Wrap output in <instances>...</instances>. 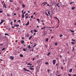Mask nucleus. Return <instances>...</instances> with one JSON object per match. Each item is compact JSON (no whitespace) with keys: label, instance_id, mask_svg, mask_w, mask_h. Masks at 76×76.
Returning <instances> with one entry per match:
<instances>
[{"label":"nucleus","instance_id":"nucleus-47","mask_svg":"<svg viewBox=\"0 0 76 76\" xmlns=\"http://www.w3.org/2000/svg\"><path fill=\"white\" fill-rule=\"evenodd\" d=\"M0 13H3V11L0 10Z\"/></svg>","mask_w":76,"mask_h":76},{"label":"nucleus","instance_id":"nucleus-5","mask_svg":"<svg viewBox=\"0 0 76 76\" xmlns=\"http://www.w3.org/2000/svg\"><path fill=\"white\" fill-rule=\"evenodd\" d=\"M56 60H54L53 61V64L54 65L56 64Z\"/></svg>","mask_w":76,"mask_h":76},{"label":"nucleus","instance_id":"nucleus-29","mask_svg":"<svg viewBox=\"0 0 76 76\" xmlns=\"http://www.w3.org/2000/svg\"><path fill=\"white\" fill-rule=\"evenodd\" d=\"M63 35L61 34L60 35H59V37H63Z\"/></svg>","mask_w":76,"mask_h":76},{"label":"nucleus","instance_id":"nucleus-40","mask_svg":"<svg viewBox=\"0 0 76 76\" xmlns=\"http://www.w3.org/2000/svg\"><path fill=\"white\" fill-rule=\"evenodd\" d=\"M73 49L72 50V51H74L75 50V49L73 47H72Z\"/></svg>","mask_w":76,"mask_h":76},{"label":"nucleus","instance_id":"nucleus-1","mask_svg":"<svg viewBox=\"0 0 76 76\" xmlns=\"http://www.w3.org/2000/svg\"><path fill=\"white\" fill-rule=\"evenodd\" d=\"M23 70H25V71H26L27 72H30L31 73H32V72L26 69V68H23Z\"/></svg>","mask_w":76,"mask_h":76},{"label":"nucleus","instance_id":"nucleus-49","mask_svg":"<svg viewBox=\"0 0 76 76\" xmlns=\"http://www.w3.org/2000/svg\"><path fill=\"white\" fill-rule=\"evenodd\" d=\"M72 76H76V74H74L72 75Z\"/></svg>","mask_w":76,"mask_h":76},{"label":"nucleus","instance_id":"nucleus-25","mask_svg":"<svg viewBox=\"0 0 76 76\" xmlns=\"http://www.w3.org/2000/svg\"><path fill=\"white\" fill-rule=\"evenodd\" d=\"M50 11H48V14H49V15H50Z\"/></svg>","mask_w":76,"mask_h":76},{"label":"nucleus","instance_id":"nucleus-28","mask_svg":"<svg viewBox=\"0 0 76 76\" xmlns=\"http://www.w3.org/2000/svg\"><path fill=\"white\" fill-rule=\"evenodd\" d=\"M32 37V36H30L29 38V39H31Z\"/></svg>","mask_w":76,"mask_h":76},{"label":"nucleus","instance_id":"nucleus-12","mask_svg":"<svg viewBox=\"0 0 76 76\" xmlns=\"http://www.w3.org/2000/svg\"><path fill=\"white\" fill-rule=\"evenodd\" d=\"M48 40H49V39H48V38H47L45 40L46 42H47L48 41Z\"/></svg>","mask_w":76,"mask_h":76},{"label":"nucleus","instance_id":"nucleus-34","mask_svg":"<svg viewBox=\"0 0 76 76\" xmlns=\"http://www.w3.org/2000/svg\"><path fill=\"white\" fill-rule=\"evenodd\" d=\"M5 50V48H4L2 49V51H3V50Z\"/></svg>","mask_w":76,"mask_h":76},{"label":"nucleus","instance_id":"nucleus-14","mask_svg":"<svg viewBox=\"0 0 76 76\" xmlns=\"http://www.w3.org/2000/svg\"><path fill=\"white\" fill-rule=\"evenodd\" d=\"M21 43H22V44H23L24 43H25V41H24L23 40H22L21 42Z\"/></svg>","mask_w":76,"mask_h":76},{"label":"nucleus","instance_id":"nucleus-50","mask_svg":"<svg viewBox=\"0 0 76 76\" xmlns=\"http://www.w3.org/2000/svg\"><path fill=\"white\" fill-rule=\"evenodd\" d=\"M16 20H14V22H15V23L16 22Z\"/></svg>","mask_w":76,"mask_h":76},{"label":"nucleus","instance_id":"nucleus-21","mask_svg":"<svg viewBox=\"0 0 76 76\" xmlns=\"http://www.w3.org/2000/svg\"><path fill=\"white\" fill-rule=\"evenodd\" d=\"M29 69H30V70H34V69L32 68H30Z\"/></svg>","mask_w":76,"mask_h":76},{"label":"nucleus","instance_id":"nucleus-36","mask_svg":"<svg viewBox=\"0 0 76 76\" xmlns=\"http://www.w3.org/2000/svg\"><path fill=\"white\" fill-rule=\"evenodd\" d=\"M50 53H51L50 52L49 53H48V54H47L48 56H49V55H50Z\"/></svg>","mask_w":76,"mask_h":76},{"label":"nucleus","instance_id":"nucleus-45","mask_svg":"<svg viewBox=\"0 0 76 76\" xmlns=\"http://www.w3.org/2000/svg\"><path fill=\"white\" fill-rule=\"evenodd\" d=\"M45 64H48V62H46V63H45Z\"/></svg>","mask_w":76,"mask_h":76},{"label":"nucleus","instance_id":"nucleus-61","mask_svg":"<svg viewBox=\"0 0 76 76\" xmlns=\"http://www.w3.org/2000/svg\"><path fill=\"white\" fill-rule=\"evenodd\" d=\"M24 39V37H22V39Z\"/></svg>","mask_w":76,"mask_h":76},{"label":"nucleus","instance_id":"nucleus-58","mask_svg":"<svg viewBox=\"0 0 76 76\" xmlns=\"http://www.w3.org/2000/svg\"><path fill=\"white\" fill-rule=\"evenodd\" d=\"M26 16L28 15V13H26Z\"/></svg>","mask_w":76,"mask_h":76},{"label":"nucleus","instance_id":"nucleus-3","mask_svg":"<svg viewBox=\"0 0 76 76\" xmlns=\"http://www.w3.org/2000/svg\"><path fill=\"white\" fill-rule=\"evenodd\" d=\"M14 58V57L13 56H10V59H12V60H13Z\"/></svg>","mask_w":76,"mask_h":76},{"label":"nucleus","instance_id":"nucleus-44","mask_svg":"<svg viewBox=\"0 0 76 76\" xmlns=\"http://www.w3.org/2000/svg\"><path fill=\"white\" fill-rule=\"evenodd\" d=\"M68 75L69 76H71L72 75H71V74H68Z\"/></svg>","mask_w":76,"mask_h":76},{"label":"nucleus","instance_id":"nucleus-11","mask_svg":"<svg viewBox=\"0 0 76 76\" xmlns=\"http://www.w3.org/2000/svg\"><path fill=\"white\" fill-rule=\"evenodd\" d=\"M26 64H27V65H29V66H32V64H31L30 63H28V64H27V63H26Z\"/></svg>","mask_w":76,"mask_h":76},{"label":"nucleus","instance_id":"nucleus-22","mask_svg":"<svg viewBox=\"0 0 76 76\" xmlns=\"http://www.w3.org/2000/svg\"><path fill=\"white\" fill-rule=\"evenodd\" d=\"M37 20L38 21V23H39V19L38 18L37 19Z\"/></svg>","mask_w":76,"mask_h":76},{"label":"nucleus","instance_id":"nucleus-32","mask_svg":"<svg viewBox=\"0 0 76 76\" xmlns=\"http://www.w3.org/2000/svg\"><path fill=\"white\" fill-rule=\"evenodd\" d=\"M10 24L12 26V25H13V22L11 21V22Z\"/></svg>","mask_w":76,"mask_h":76},{"label":"nucleus","instance_id":"nucleus-54","mask_svg":"<svg viewBox=\"0 0 76 76\" xmlns=\"http://www.w3.org/2000/svg\"><path fill=\"white\" fill-rule=\"evenodd\" d=\"M28 18V16H26L25 18L26 19H27Z\"/></svg>","mask_w":76,"mask_h":76},{"label":"nucleus","instance_id":"nucleus-15","mask_svg":"<svg viewBox=\"0 0 76 76\" xmlns=\"http://www.w3.org/2000/svg\"><path fill=\"white\" fill-rule=\"evenodd\" d=\"M45 28H46V26L44 27L43 28H41V29H45Z\"/></svg>","mask_w":76,"mask_h":76},{"label":"nucleus","instance_id":"nucleus-53","mask_svg":"<svg viewBox=\"0 0 76 76\" xmlns=\"http://www.w3.org/2000/svg\"><path fill=\"white\" fill-rule=\"evenodd\" d=\"M60 58H61L62 57V56H61V55H60Z\"/></svg>","mask_w":76,"mask_h":76},{"label":"nucleus","instance_id":"nucleus-18","mask_svg":"<svg viewBox=\"0 0 76 76\" xmlns=\"http://www.w3.org/2000/svg\"><path fill=\"white\" fill-rule=\"evenodd\" d=\"M22 6L23 7V8H24L25 7V5L24 4H22Z\"/></svg>","mask_w":76,"mask_h":76},{"label":"nucleus","instance_id":"nucleus-52","mask_svg":"<svg viewBox=\"0 0 76 76\" xmlns=\"http://www.w3.org/2000/svg\"><path fill=\"white\" fill-rule=\"evenodd\" d=\"M34 60H35V58H33V59H32L33 61H34Z\"/></svg>","mask_w":76,"mask_h":76},{"label":"nucleus","instance_id":"nucleus-64","mask_svg":"<svg viewBox=\"0 0 76 76\" xmlns=\"http://www.w3.org/2000/svg\"><path fill=\"white\" fill-rule=\"evenodd\" d=\"M12 73H11V76H12Z\"/></svg>","mask_w":76,"mask_h":76},{"label":"nucleus","instance_id":"nucleus-39","mask_svg":"<svg viewBox=\"0 0 76 76\" xmlns=\"http://www.w3.org/2000/svg\"><path fill=\"white\" fill-rule=\"evenodd\" d=\"M72 41H73L74 42H75V40H73V39H72Z\"/></svg>","mask_w":76,"mask_h":76},{"label":"nucleus","instance_id":"nucleus-43","mask_svg":"<svg viewBox=\"0 0 76 76\" xmlns=\"http://www.w3.org/2000/svg\"><path fill=\"white\" fill-rule=\"evenodd\" d=\"M31 48V46L29 45V46H28V48Z\"/></svg>","mask_w":76,"mask_h":76},{"label":"nucleus","instance_id":"nucleus-35","mask_svg":"<svg viewBox=\"0 0 76 76\" xmlns=\"http://www.w3.org/2000/svg\"><path fill=\"white\" fill-rule=\"evenodd\" d=\"M71 44H72L74 45V44H75V43L74 42H71Z\"/></svg>","mask_w":76,"mask_h":76},{"label":"nucleus","instance_id":"nucleus-19","mask_svg":"<svg viewBox=\"0 0 76 76\" xmlns=\"http://www.w3.org/2000/svg\"><path fill=\"white\" fill-rule=\"evenodd\" d=\"M7 16H11V15L9 14H7Z\"/></svg>","mask_w":76,"mask_h":76},{"label":"nucleus","instance_id":"nucleus-57","mask_svg":"<svg viewBox=\"0 0 76 76\" xmlns=\"http://www.w3.org/2000/svg\"><path fill=\"white\" fill-rule=\"evenodd\" d=\"M35 14H36V12H34V13L33 15H35Z\"/></svg>","mask_w":76,"mask_h":76},{"label":"nucleus","instance_id":"nucleus-48","mask_svg":"<svg viewBox=\"0 0 76 76\" xmlns=\"http://www.w3.org/2000/svg\"><path fill=\"white\" fill-rule=\"evenodd\" d=\"M47 72H48L49 73H50V70H49V69H48L47 70Z\"/></svg>","mask_w":76,"mask_h":76},{"label":"nucleus","instance_id":"nucleus-24","mask_svg":"<svg viewBox=\"0 0 76 76\" xmlns=\"http://www.w3.org/2000/svg\"><path fill=\"white\" fill-rule=\"evenodd\" d=\"M34 32H38V31L37 30H36V29H35L34 30Z\"/></svg>","mask_w":76,"mask_h":76},{"label":"nucleus","instance_id":"nucleus-13","mask_svg":"<svg viewBox=\"0 0 76 76\" xmlns=\"http://www.w3.org/2000/svg\"><path fill=\"white\" fill-rule=\"evenodd\" d=\"M43 4H48V2H45L43 3Z\"/></svg>","mask_w":76,"mask_h":76},{"label":"nucleus","instance_id":"nucleus-51","mask_svg":"<svg viewBox=\"0 0 76 76\" xmlns=\"http://www.w3.org/2000/svg\"><path fill=\"white\" fill-rule=\"evenodd\" d=\"M26 36L27 37H29V34H27Z\"/></svg>","mask_w":76,"mask_h":76},{"label":"nucleus","instance_id":"nucleus-16","mask_svg":"<svg viewBox=\"0 0 76 76\" xmlns=\"http://www.w3.org/2000/svg\"><path fill=\"white\" fill-rule=\"evenodd\" d=\"M37 46V44L34 43V45L33 46V47H36Z\"/></svg>","mask_w":76,"mask_h":76},{"label":"nucleus","instance_id":"nucleus-20","mask_svg":"<svg viewBox=\"0 0 76 76\" xmlns=\"http://www.w3.org/2000/svg\"><path fill=\"white\" fill-rule=\"evenodd\" d=\"M19 7H17L16 10L17 11H18V10H19Z\"/></svg>","mask_w":76,"mask_h":76},{"label":"nucleus","instance_id":"nucleus-38","mask_svg":"<svg viewBox=\"0 0 76 76\" xmlns=\"http://www.w3.org/2000/svg\"><path fill=\"white\" fill-rule=\"evenodd\" d=\"M10 2H13V1L12 0H9Z\"/></svg>","mask_w":76,"mask_h":76},{"label":"nucleus","instance_id":"nucleus-26","mask_svg":"<svg viewBox=\"0 0 76 76\" xmlns=\"http://www.w3.org/2000/svg\"><path fill=\"white\" fill-rule=\"evenodd\" d=\"M75 3V2L73 1V2H70V3H69V4H72V3Z\"/></svg>","mask_w":76,"mask_h":76},{"label":"nucleus","instance_id":"nucleus-59","mask_svg":"<svg viewBox=\"0 0 76 76\" xmlns=\"http://www.w3.org/2000/svg\"><path fill=\"white\" fill-rule=\"evenodd\" d=\"M47 35V34H46V33H44V35Z\"/></svg>","mask_w":76,"mask_h":76},{"label":"nucleus","instance_id":"nucleus-7","mask_svg":"<svg viewBox=\"0 0 76 76\" xmlns=\"http://www.w3.org/2000/svg\"><path fill=\"white\" fill-rule=\"evenodd\" d=\"M29 21H28L27 22V23L26 24V26H28V25H29Z\"/></svg>","mask_w":76,"mask_h":76},{"label":"nucleus","instance_id":"nucleus-4","mask_svg":"<svg viewBox=\"0 0 76 76\" xmlns=\"http://www.w3.org/2000/svg\"><path fill=\"white\" fill-rule=\"evenodd\" d=\"M4 21H5L4 20H2L1 21L0 23V24L1 25V23H3V22H4Z\"/></svg>","mask_w":76,"mask_h":76},{"label":"nucleus","instance_id":"nucleus-10","mask_svg":"<svg viewBox=\"0 0 76 76\" xmlns=\"http://www.w3.org/2000/svg\"><path fill=\"white\" fill-rule=\"evenodd\" d=\"M69 31H71V32H75V31H74V30H72L70 29H69Z\"/></svg>","mask_w":76,"mask_h":76},{"label":"nucleus","instance_id":"nucleus-33","mask_svg":"<svg viewBox=\"0 0 76 76\" xmlns=\"http://www.w3.org/2000/svg\"><path fill=\"white\" fill-rule=\"evenodd\" d=\"M55 44L56 46H57L58 45V44H57V43H55Z\"/></svg>","mask_w":76,"mask_h":76},{"label":"nucleus","instance_id":"nucleus-46","mask_svg":"<svg viewBox=\"0 0 76 76\" xmlns=\"http://www.w3.org/2000/svg\"><path fill=\"white\" fill-rule=\"evenodd\" d=\"M61 70H63V67L61 66Z\"/></svg>","mask_w":76,"mask_h":76},{"label":"nucleus","instance_id":"nucleus-17","mask_svg":"<svg viewBox=\"0 0 76 76\" xmlns=\"http://www.w3.org/2000/svg\"><path fill=\"white\" fill-rule=\"evenodd\" d=\"M20 57H23V55L21 54L20 55Z\"/></svg>","mask_w":76,"mask_h":76},{"label":"nucleus","instance_id":"nucleus-6","mask_svg":"<svg viewBox=\"0 0 76 76\" xmlns=\"http://www.w3.org/2000/svg\"><path fill=\"white\" fill-rule=\"evenodd\" d=\"M60 4V3H58L56 5L55 7L56 6H57L58 7H60V5H59Z\"/></svg>","mask_w":76,"mask_h":76},{"label":"nucleus","instance_id":"nucleus-63","mask_svg":"<svg viewBox=\"0 0 76 76\" xmlns=\"http://www.w3.org/2000/svg\"><path fill=\"white\" fill-rule=\"evenodd\" d=\"M20 22V20H19L18 21V22Z\"/></svg>","mask_w":76,"mask_h":76},{"label":"nucleus","instance_id":"nucleus-42","mask_svg":"<svg viewBox=\"0 0 76 76\" xmlns=\"http://www.w3.org/2000/svg\"><path fill=\"white\" fill-rule=\"evenodd\" d=\"M25 13H26V11L24 12L23 13V14H25Z\"/></svg>","mask_w":76,"mask_h":76},{"label":"nucleus","instance_id":"nucleus-8","mask_svg":"<svg viewBox=\"0 0 76 76\" xmlns=\"http://www.w3.org/2000/svg\"><path fill=\"white\" fill-rule=\"evenodd\" d=\"M14 26H16V27H19V24H18V25H16V24H15V25H14Z\"/></svg>","mask_w":76,"mask_h":76},{"label":"nucleus","instance_id":"nucleus-60","mask_svg":"<svg viewBox=\"0 0 76 76\" xmlns=\"http://www.w3.org/2000/svg\"><path fill=\"white\" fill-rule=\"evenodd\" d=\"M14 15H16V13H14Z\"/></svg>","mask_w":76,"mask_h":76},{"label":"nucleus","instance_id":"nucleus-27","mask_svg":"<svg viewBox=\"0 0 76 76\" xmlns=\"http://www.w3.org/2000/svg\"><path fill=\"white\" fill-rule=\"evenodd\" d=\"M75 9V7H72V10H73Z\"/></svg>","mask_w":76,"mask_h":76},{"label":"nucleus","instance_id":"nucleus-30","mask_svg":"<svg viewBox=\"0 0 76 76\" xmlns=\"http://www.w3.org/2000/svg\"><path fill=\"white\" fill-rule=\"evenodd\" d=\"M45 14H46V15H47V16H48L49 15H48V14H47V12H45Z\"/></svg>","mask_w":76,"mask_h":76},{"label":"nucleus","instance_id":"nucleus-56","mask_svg":"<svg viewBox=\"0 0 76 76\" xmlns=\"http://www.w3.org/2000/svg\"><path fill=\"white\" fill-rule=\"evenodd\" d=\"M22 13H23V10H22Z\"/></svg>","mask_w":76,"mask_h":76},{"label":"nucleus","instance_id":"nucleus-55","mask_svg":"<svg viewBox=\"0 0 76 76\" xmlns=\"http://www.w3.org/2000/svg\"><path fill=\"white\" fill-rule=\"evenodd\" d=\"M0 60L1 61H3V59H0Z\"/></svg>","mask_w":76,"mask_h":76},{"label":"nucleus","instance_id":"nucleus-37","mask_svg":"<svg viewBox=\"0 0 76 76\" xmlns=\"http://www.w3.org/2000/svg\"><path fill=\"white\" fill-rule=\"evenodd\" d=\"M22 18H24V15L22 14Z\"/></svg>","mask_w":76,"mask_h":76},{"label":"nucleus","instance_id":"nucleus-23","mask_svg":"<svg viewBox=\"0 0 76 76\" xmlns=\"http://www.w3.org/2000/svg\"><path fill=\"white\" fill-rule=\"evenodd\" d=\"M5 35H7V36H9V34H8L7 33H5Z\"/></svg>","mask_w":76,"mask_h":76},{"label":"nucleus","instance_id":"nucleus-41","mask_svg":"<svg viewBox=\"0 0 76 76\" xmlns=\"http://www.w3.org/2000/svg\"><path fill=\"white\" fill-rule=\"evenodd\" d=\"M49 28H54V27H49Z\"/></svg>","mask_w":76,"mask_h":76},{"label":"nucleus","instance_id":"nucleus-2","mask_svg":"<svg viewBox=\"0 0 76 76\" xmlns=\"http://www.w3.org/2000/svg\"><path fill=\"white\" fill-rule=\"evenodd\" d=\"M3 6L4 7H5V9H6V2H4Z\"/></svg>","mask_w":76,"mask_h":76},{"label":"nucleus","instance_id":"nucleus-31","mask_svg":"<svg viewBox=\"0 0 76 76\" xmlns=\"http://www.w3.org/2000/svg\"><path fill=\"white\" fill-rule=\"evenodd\" d=\"M23 50L24 51H26V49H25V48L23 49Z\"/></svg>","mask_w":76,"mask_h":76},{"label":"nucleus","instance_id":"nucleus-9","mask_svg":"<svg viewBox=\"0 0 76 76\" xmlns=\"http://www.w3.org/2000/svg\"><path fill=\"white\" fill-rule=\"evenodd\" d=\"M72 70H73V69H72V68L71 69H70L69 71V72H70V73H72Z\"/></svg>","mask_w":76,"mask_h":76},{"label":"nucleus","instance_id":"nucleus-62","mask_svg":"<svg viewBox=\"0 0 76 76\" xmlns=\"http://www.w3.org/2000/svg\"><path fill=\"white\" fill-rule=\"evenodd\" d=\"M33 15H32V16H31V18H33Z\"/></svg>","mask_w":76,"mask_h":76}]
</instances>
